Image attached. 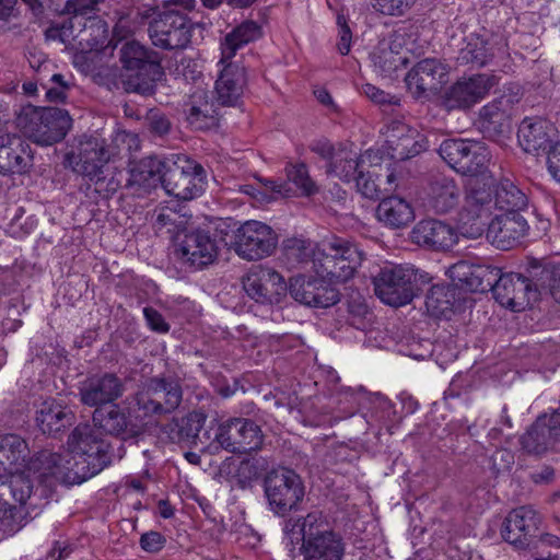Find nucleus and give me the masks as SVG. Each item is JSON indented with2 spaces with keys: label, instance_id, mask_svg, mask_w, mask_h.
I'll return each mask as SVG.
<instances>
[{
  "label": "nucleus",
  "instance_id": "a878e982",
  "mask_svg": "<svg viewBox=\"0 0 560 560\" xmlns=\"http://www.w3.org/2000/svg\"><path fill=\"white\" fill-rule=\"evenodd\" d=\"M386 143L394 159L404 161L411 159L427 148V141L416 128L396 120L387 127Z\"/></svg>",
  "mask_w": 560,
  "mask_h": 560
},
{
  "label": "nucleus",
  "instance_id": "39448f33",
  "mask_svg": "<svg viewBox=\"0 0 560 560\" xmlns=\"http://www.w3.org/2000/svg\"><path fill=\"white\" fill-rule=\"evenodd\" d=\"M427 281L425 275L409 265H386L372 277L376 296L395 307L410 303L419 291V284Z\"/></svg>",
  "mask_w": 560,
  "mask_h": 560
},
{
  "label": "nucleus",
  "instance_id": "f8f14e48",
  "mask_svg": "<svg viewBox=\"0 0 560 560\" xmlns=\"http://www.w3.org/2000/svg\"><path fill=\"white\" fill-rule=\"evenodd\" d=\"M113 151L106 145L104 139L89 137L79 142L78 152L67 155L73 170L95 182V191H101L104 177L103 167L110 160Z\"/></svg>",
  "mask_w": 560,
  "mask_h": 560
},
{
  "label": "nucleus",
  "instance_id": "e2e57ef3",
  "mask_svg": "<svg viewBox=\"0 0 560 560\" xmlns=\"http://www.w3.org/2000/svg\"><path fill=\"white\" fill-rule=\"evenodd\" d=\"M523 97V90L517 83H509L503 86L501 94L495 97L497 104L504 107L510 113L514 105L518 104Z\"/></svg>",
  "mask_w": 560,
  "mask_h": 560
},
{
  "label": "nucleus",
  "instance_id": "b1692460",
  "mask_svg": "<svg viewBox=\"0 0 560 560\" xmlns=\"http://www.w3.org/2000/svg\"><path fill=\"white\" fill-rule=\"evenodd\" d=\"M460 189L453 177L438 173L428 178L424 188V206L438 214L454 210L459 202Z\"/></svg>",
  "mask_w": 560,
  "mask_h": 560
},
{
  "label": "nucleus",
  "instance_id": "aec40b11",
  "mask_svg": "<svg viewBox=\"0 0 560 560\" xmlns=\"http://www.w3.org/2000/svg\"><path fill=\"white\" fill-rule=\"evenodd\" d=\"M539 524L540 517L534 509L520 506L506 515L502 524L501 536L514 548L525 549L532 546Z\"/></svg>",
  "mask_w": 560,
  "mask_h": 560
},
{
  "label": "nucleus",
  "instance_id": "c85d7f7f",
  "mask_svg": "<svg viewBox=\"0 0 560 560\" xmlns=\"http://www.w3.org/2000/svg\"><path fill=\"white\" fill-rule=\"evenodd\" d=\"M315 535L301 545L304 560H342L346 544L342 537L325 527L317 529Z\"/></svg>",
  "mask_w": 560,
  "mask_h": 560
},
{
  "label": "nucleus",
  "instance_id": "ddd939ff",
  "mask_svg": "<svg viewBox=\"0 0 560 560\" xmlns=\"http://www.w3.org/2000/svg\"><path fill=\"white\" fill-rule=\"evenodd\" d=\"M218 250L215 238L203 229L187 230L176 243L177 257L194 269L211 265L217 259Z\"/></svg>",
  "mask_w": 560,
  "mask_h": 560
},
{
  "label": "nucleus",
  "instance_id": "13d9d810",
  "mask_svg": "<svg viewBox=\"0 0 560 560\" xmlns=\"http://www.w3.org/2000/svg\"><path fill=\"white\" fill-rule=\"evenodd\" d=\"M355 185L358 191L368 199H382L383 190L380 185L383 183V177L377 176L376 179L372 178L371 175H366L363 172H359L355 177Z\"/></svg>",
  "mask_w": 560,
  "mask_h": 560
},
{
  "label": "nucleus",
  "instance_id": "bb28decb",
  "mask_svg": "<svg viewBox=\"0 0 560 560\" xmlns=\"http://www.w3.org/2000/svg\"><path fill=\"white\" fill-rule=\"evenodd\" d=\"M33 166V152L16 135L0 136V174H25Z\"/></svg>",
  "mask_w": 560,
  "mask_h": 560
},
{
  "label": "nucleus",
  "instance_id": "79ce46f5",
  "mask_svg": "<svg viewBox=\"0 0 560 560\" xmlns=\"http://www.w3.org/2000/svg\"><path fill=\"white\" fill-rule=\"evenodd\" d=\"M493 57V46L489 40L479 34H470L465 37L464 46L459 49L457 60L462 65L481 68L488 65Z\"/></svg>",
  "mask_w": 560,
  "mask_h": 560
},
{
  "label": "nucleus",
  "instance_id": "69168bd1",
  "mask_svg": "<svg viewBox=\"0 0 560 560\" xmlns=\"http://www.w3.org/2000/svg\"><path fill=\"white\" fill-rule=\"evenodd\" d=\"M103 0H68L63 13L73 16L88 15L96 10V7Z\"/></svg>",
  "mask_w": 560,
  "mask_h": 560
},
{
  "label": "nucleus",
  "instance_id": "f3484780",
  "mask_svg": "<svg viewBox=\"0 0 560 560\" xmlns=\"http://www.w3.org/2000/svg\"><path fill=\"white\" fill-rule=\"evenodd\" d=\"M492 293L497 302L513 312H521L538 301L537 290L521 273L503 275L500 271Z\"/></svg>",
  "mask_w": 560,
  "mask_h": 560
},
{
  "label": "nucleus",
  "instance_id": "6e6552de",
  "mask_svg": "<svg viewBox=\"0 0 560 560\" xmlns=\"http://www.w3.org/2000/svg\"><path fill=\"white\" fill-rule=\"evenodd\" d=\"M264 493L269 509L284 517L298 511L305 495V487L300 475L287 467L272 468L265 475Z\"/></svg>",
  "mask_w": 560,
  "mask_h": 560
},
{
  "label": "nucleus",
  "instance_id": "393cba45",
  "mask_svg": "<svg viewBox=\"0 0 560 560\" xmlns=\"http://www.w3.org/2000/svg\"><path fill=\"white\" fill-rule=\"evenodd\" d=\"M487 238L499 249L509 250L513 248L528 230L527 221L521 213H509L495 215L487 221Z\"/></svg>",
  "mask_w": 560,
  "mask_h": 560
},
{
  "label": "nucleus",
  "instance_id": "1a4fd4ad",
  "mask_svg": "<svg viewBox=\"0 0 560 560\" xmlns=\"http://www.w3.org/2000/svg\"><path fill=\"white\" fill-rule=\"evenodd\" d=\"M215 443L211 451L225 450L234 454L249 453L261 447L264 434L252 419L231 418L215 429Z\"/></svg>",
  "mask_w": 560,
  "mask_h": 560
},
{
  "label": "nucleus",
  "instance_id": "774afa93",
  "mask_svg": "<svg viewBox=\"0 0 560 560\" xmlns=\"http://www.w3.org/2000/svg\"><path fill=\"white\" fill-rule=\"evenodd\" d=\"M547 166L552 177L560 182V141L550 147L547 155Z\"/></svg>",
  "mask_w": 560,
  "mask_h": 560
},
{
  "label": "nucleus",
  "instance_id": "6ab92c4d",
  "mask_svg": "<svg viewBox=\"0 0 560 560\" xmlns=\"http://www.w3.org/2000/svg\"><path fill=\"white\" fill-rule=\"evenodd\" d=\"M124 393V381L112 372L91 375L79 387L80 401L95 409L114 404Z\"/></svg>",
  "mask_w": 560,
  "mask_h": 560
},
{
  "label": "nucleus",
  "instance_id": "cd10ccee",
  "mask_svg": "<svg viewBox=\"0 0 560 560\" xmlns=\"http://www.w3.org/2000/svg\"><path fill=\"white\" fill-rule=\"evenodd\" d=\"M411 237L418 245L436 250H448L458 242L457 230L453 225L435 219L418 222L412 229Z\"/></svg>",
  "mask_w": 560,
  "mask_h": 560
},
{
  "label": "nucleus",
  "instance_id": "8fccbe9b",
  "mask_svg": "<svg viewBox=\"0 0 560 560\" xmlns=\"http://www.w3.org/2000/svg\"><path fill=\"white\" fill-rule=\"evenodd\" d=\"M471 142V140L467 139H446L440 144L439 154L457 172Z\"/></svg>",
  "mask_w": 560,
  "mask_h": 560
},
{
  "label": "nucleus",
  "instance_id": "603ef678",
  "mask_svg": "<svg viewBox=\"0 0 560 560\" xmlns=\"http://www.w3.org/2000/svg\"><path fill=\"white\" fill-rule=\"evenodd\" d=\"M500 270L498 267L477 265L470 281L469 291L481 293L492 291Z\"/></svg>",
  "mask_w": 560,
  "mask_h": 560
},
{
  "label": "nucleus",
  "instance_id": "72a5a7b5",
  "mask_svg": "<svg viewBox=\"0 0 560 560\" xmlns=\"http://www.w3.org/2000/svg\"><path fill=\"white\" fill-rule=\"evenodd\" d=\"M144 385L151 393V396L163 405L164 415L174 412L183 401V388L180 382L172 376H152Z\"/></svg>",
  "mask_w": 560,
  "mask_h": 560
},
{
  "label": "nucleus",
  "instance_id": "bf43d9fd",
  "mask_svg": "<svg viewBox=\"0 0 560 560\" xmlns=\"http://www.w3.org/2000/svg\"><path fill=\"white\" fill-rule=\"evenodd\" d=\"M145 125L150 133L155 137L166 136L172 128V122L167 115L158 109L149 110L145 116Z\"/></svg>",
  "mask_w": 560,
  "mask_h": 560
},
{
  "label": "nucleus",
  "instance_id": "a211bd4d",
  "mask_svg": "<svg viewBox=\"0 0 560 560\" xmlns=\"http://www.w3.org/2000/svg\"><path fill=\"white\" fill-rule=\"evenodd\" d=\"M447 75L446 66L435 58L418 61L406 74L408 91L416 100H428L436 92Z\"/></svg>",
  "mask_w": 560,
  "mask_h": 560
},
{
  "label": "nucleus",
  "instance_id": "338daca9",
  "mask_svg": "<svg viewBox=\"0 0 560 560\" xmlns=\"http://www.w3.org/2000/svg\"><path fill=\"white\" fill-rule=\"evenodd\" d=\"M337 25L339 36L337 48L339 52L345 56L350 51L352 35L351 30L347 23V19L343 14L337 15Z\"/></svg>",
  "mask_w": 560,
  "mask_h": 560
},
{
  "label": "nucleus",
  "instance_id": "49530a36",
  "mask_svg": "<svg viewBox=\"0 0 560 560\" xmlns=\"http://www.w3.org/2000/svg\"><path fill=\"white\" fill-rule=\"evenodd\" d=\"M529 282L533 289L537 290L538 299L542 293H549L556 300V292L560 287V264L534 267Z\"/></svg>",
  "mask_w": 560,
  "mask_h": 560
},
{
  "label": "nucleus",
  "instance_id": "2eb2a0df",
  "mask_svg": "<svg viewBox=\"0 0 560 560\" xmlns=\"http://www.w3.org/2000/svg\"><path fill=\"white\" fill-rule=\"evenodd\" d=\"M497 84V77L487 73L458 80L446 91L443 105L447 110L468 109L486 97Z\"/></svg>",
  "mask_w": 560,
  "mask_h": 560
},
{
  "label": "nucleus",
  "instance_id": "412c9836",
  "mask_svg": "<svg viewBox=\"0 0 560 560\" xmlns=\"http://www.w3.org/2000/svg\"><path fill=\"white\" fill-rule=\"evenodd\" d=\"M493 209H497L494 190L483 179L470 178L466 186L462 220L471 224L479 222V229L485 228Z\"/></svg>",
  "mask_w": 560,
  "mask_h": 560
},
{
  "label": "nucleus",
  "instance_id": "f03ea898",
  "mask_svg": "<svg viewBox=\"0 0 560 560\" xmlns=\"http://www.w3.org/2000/svg\"><path fill=\"white\" fill-rule=\"evenodd\" d=\"M68 448L66 454L40 451L31 467L50 475L52 486H72L97 475L110 463L109 444L90 424L74 428L68 439Z\"/></svg>",
  "mask_w": 560,
  "mask_h": 560
},
{
  "label": "nucleus",
  "instance_id": "0e129e2a",
  "mask_svg": "<svg viewBox=\"0 0 560 560\" xmlns=\"http://www.w3.org/2000/svg\"><path fill=\"white\" fill-rule=\"evenodd\" d=\"M477 265L470 264L468 261H458L450 268V275L453 281L457 282L469 290L470 281L472 280V276L475 272V268Z\"/></svg>",
  "mask_w": 560,
  "mask_h": 560
},
{
  "label": "nucleus",
  "instance_id": "7c9ffc66",
  "mask_svg": "<svg viewBox=\"0 0 560 560\" xmlns=\"http://www.w3.org/2000/svg\"><path fill=\"white\" fill-rule=\"evenodd\" d=\"M552 126L542 118H525L517 131V140L526 153L539 155L546 152L551 142L550 131Z\"/></svg>",
  "mask_w": 560,
  "mask_h": 560
},
{
  "label": "nucleus",
  "instance_id": "58836bf2",
  "mask_svg": "<svg viewBox=\"0 0 560 560\" xmlns=\"http://www.w3.org/2000/svg\"><path fill=\"white\" fill-rule=\"evenodd\" d=\"M206 420L207 417L203 413L192 411L185 417L174 418L165 425V432L173 442L192 446Z\"/></svg>",
  "mask_w": 560,
  "mask_h": 560
},
{
  "label": "nucleus",
  "instance_id": "680f3d73",
  "mask_svg": "<svg viewBox=\"0 0 560 560\" xmlns=\"http://www.w3.org/2000/svg\"><path fill=\"white\" fill-rule=\"evenodd\" d=\"M362 91L368 98H370L373 103L377 104L384 109L400 105V98L397 95H392L373 84H364L362 86Z\"/></svg>",
  "mask_w": 560,
  "mask_h": 560
},
{
  "label": "nucleus",
  "instance_id": "052dcab7",
  "mask_svg": "<svg viewBox=\"0 0 560 560\" xmlns=\"http://www.w3.org/2000/svg\"><path fill=\"white\" fill-rule=\"evenodd\" d=\"M479 130L485 138L498 140L509 129V118H479Z\"/></svg>",
  "mask_w": 560,
  "mask_h": 560
},
{
  "label": "nucleus",
  "instance_id": "c756f323",
  "mask_svg": "<svg viewBox=\"0 0 560 560\" xmlns=\"http://www.w3.org/2000/svg\"><path fill=\"white\" fill-rule=\"evenodd\" d=\"M245 84V68L236 62L226 61L215 81L217 101L222 106H237Z\"/></svg>",
  "mask_w": 560,
  "mask_h": 560
},
{
  "label": "nucleus",
  "instance_id": "3c124183",
  "mask_svg": "<svg viewBox=\"0 0 560 560\" xmlns=\"http://www.w3.org/2000/svg\"><path fill=\"white\" fill-rule=\"evenodd\" d=\"M288 179L293 183L301 194L305 197L318 192L319 188L310 175L308 168L304 163L288 164L285 167Z\"/></svg>",
  "mask_w": 560,
  "mask_h": 560
},
{
  "label": "nucleus",
  "instance_id": "4be33fe9",
  "mask_svg": "<svg viewBox=\"0 0 560 560\" xmlns=\"http://www.w3.org/2000/svg\"><path fill=\"white\" fill-rule=\"evenodd\" d=\"M528 454L540 455L560 442V412L539 416L520 439Z\"/></svg>",
  "mask_w": 560,
  "mask_h": 560
},
{
  "label": "nucleus",
  "instance_id": "6e6d98bb",
  "mask_svg": "<svg viewBox=\"0 0 560 560\" xmlns=\"http://www.w3.org/2000/svg\"><path fill=\"white\" fill-rule=\"evenodd\" d=\"M270 462L262 456H252L240 463L237 475L240 478L252 481L268 472Z\"/></svg>",
  "mask_w": 560,
  "mask_h": 560
},
{
  "label": "nucleus",
  "instance_id": "864d4df0",
  "mask_svg": "<svg viewBox=\"0 0 560 560\" xmlns=\"http://www.w3.org/2000/svg\"><path fill=\"white\" fill-rule=\"evenodd\" d=\"M349 323L357 329L364 330L369 326L372 319V313L370 312L364 299L357 294L348 301Z\"/></svg>",
  "mask_w": 560,
  "mask_h": 560
},
{
  "label": "nucleus",
  "instance_id": "5701e85b",
  "mask_svg": "<svg viewBox=\"0 0 560 560\" xmlns=\"http://www.w3.org/2000/svg\"><path fill=\"white\" fill-rule=\"evenodd\" d=\"M94 424L105 433L121 438L136 439L142 434V424L130 417L127 409L118 404H110L107 408H97L93 412Z\"/></svg>",
  "mask_w": 560,
  "mask_h": 560
},
{
  "label": "nucleus",
  "instance_id": "5fc2aeb1",
  "mask_svg": "<svg viewBox=\"0 0 560 560\" xmlns=\"http://www.w3.org/2000/svg\"><path fill=\"white\" fill-rule=\"evenodd\" d=\"M283 252L288 259L305 262L314 254V247L308 240L290 237L283 241Z\"/></svg>",
  "mask_w": 560,
  "mask_h": 560
},
{
  "label": "nucleus",
  "instance_id": "9d476101",
  "mask_svg": "<svg viewBox=\"0 0 560 560\" xmlns=\"http://www.w3.org/2000/svg\"><path fill=\"white\" fill-rule=\"evenodd\" d=\"M148 33L152 44L158 48L184 49L190 43L191 25L183 12L170 8L150 22Z\"/></svg>",
  "mask_w": 560,
  "mask_h": 560
},
{
  "label": "nucleus",
  "instance_id": "4468645a",
  "mask_svg": "<svg viewBox=\"0 0 560 560\" xmlns=\"http://www.w3.org/2000/svg\"><path fill=\"white\" fill-rule=\"evenodd\" d=\"M242 283L246 294L264 305L281 303L288 292L283 276L271 268L252 270L243 278Z\"/></svg>",
  "mask_w": 560,
  "mask_h": 560
},
{
  "label": "nucleus",
  "instance_id": "473e14b6",
  "mask_svg": "<svg viewBox=\"0 0 560 560\" xmlns=\"http://www.w3.org/2000/svg\"><path fill=\"white\" fill-rule=\"evenodd\" d=\"M375 215L378 222L393 230L404 229L415 220L410 202L399 196L382 198L376 207Z\"/></svg>",
  "mask_w": 560,
  "mask_h": 560
},
{
  "label": "nucleus",
  "instance_id": "a19ab883",
  "mask_svg": "<svg viewBox=\"0 0 560 560\" xmlns=\"http://www.w3.org/2000/svg\"><path fill=\"white\" fill-rule=\"evenodd\" d=\"M494 206L502 212L521 213L528 207V198L513 180L503 177L494 187Z\"/></svg>",
  "mask_w": 560,
  "mask_h": 560
},
{
  "label": "nucleus",
  "instance_id": "dca6fc26",
  "mask_svg": "<svg viewBox=\"0 0 560 560\" xmlns=\"http://www.w3.org/2000/svg\"><path fill=\"white\" fill-rule=\"evenodd\" d=\"M327 278L299 275L290 279L288 291L299 303L326 308L339 301V292Z\"/></svg>",
  "mask_w": 560,
  "mask_h": 560
},
{
  "label": "nucleus",
  "instance_id": "37998d69",
  "mask_svg": "<svg viewBox=\"0 0 560 560\" xmlns=\"http://www.w3.org/2000/svg\"><path fill=\"white\" fill-rule=\"evenodd\" d=\"M186 218L172 208H163L154 217L153 228L160 236H165L175 244L180 240V235L187 232Z\"/></svg>",
  "mask_w": 560,
  "mask_h": 560
},
{
  "label": "nucleus",
  "instance_id": "7ed1b4c3",
  "mask_svg": "<svg viewBox=\"0 0 560 560\" xmlns=\"http://www.w3.org/2000/svg\"><path fill=\"white\" fill-rule=\"evenodd\" d=\"M121 69L126 72V90L142 95L154 93L155 83L164 77L162 56L136 39L121 43L118 51Z\"/></svg>",
  "mask_w": 560,
  "mask_h": 560
},
{
  "label": "nucleus",
  "instance_id": "a18cd8bd",
  "mask_svg": "<svg viewBox=\"0 0 560 560\" xmlns=\"http://www.w3.org/2000/svg\"><path fill=\"white\" fill-rule=\"evenodd\" d=\"M359 172L357 153L346 148L337 149L335 159L328 163L326 170L327 174L334 175L346 183L354 180Z\"/></svg>",
  "mask_w": 560,
  "mask_h": 560
},
{
  "label": "nucleus",
  "instance_id": "ea45409f",
  "mask_svg": "<svg viewBox=\"0 0 560 560\" xmlns=\"http://www.w3.org/2000/svg\"><path fill=\"white\" fill-rule=\"evenodd\" d=\"M74 413L55 401H45L37 413V422L45 434H57L73 424Z\"/></svg>",
  "mask_w": 560,
  "mask_h": 560
},
{
  "label": "nucleus",
  "instance_id": "423d86ee",
  "mask_svg": "<svg viewBox=\"0 0 560 560\" xmlns=\"http://www.w3.org/2000/svg\"><path fill=\"white\" fill-rule=\"evenodd\" d=\"M23 133L35 143L51 145L61 141L71 128L72 119L59 107H26L18 118Z\"/></svg>",
  "mask_w": 560,
  "mask_h": 560
},
{
  "label": "nucleus",
  "instance_id": "f704fd0d",
  "mask_svg": "<svg viewBox=\"0 0 560 560\" xmlns=\"http://www.w3.org/2000/svg\"><path fill=\"white\" fill-rule=\"evenodd\" d=\"M262 36L261 26L252 20L243 21L221 39V63L231 60L236 51Z\"/></svg>",
  "mask_w": 560,
  "mask_h": 560
},
{
  "label": "nucleus",
  "instance_id": "e433bc0d",
  "mask_svg": "<svg viewBox=\"0 0 560 560\" xmlns=\"http://www.w3.org/2000/svg\"><path fill=\"white\" fill-rule=\"evenodd\" d=\"M185 115L186 121L195 130H210L219 125V114L214 104L205 93L192 95L191 101L186 104Z\"/></svg>",
  "mask_w": 560,
  "mask_h": 560
},
{
  "label": "nucleus",
  "instance_id": "4d7b16f0",
  "mask_svg": "<svg viewBox=\"0 0 560 560\" xmlns=\"http://www.w3.org/2000/svg\"><path fill=\"white\" fill-rule=\"evenodd\" d=\"M417 2V0H371L376 12L388 16L405 15Z\"/></svg>",
  "mask_w": 560,
  "mask_h": 560
},
{
  "label": "nucleus",
  "instance_id": "c03bdc74",
  "mask_svg": "<svg viewBox=\"0 0 560 560\" xmlns=\"http://www.w3.org/2000/svg\"><path fill=\"white\" fill-rule=\"evenodd\" d=\"M489 162L490 153L488 149L481 143L472 141L457 173L470 178H479V176L485 178Z\"/></svg>",
  "mask_w": 560,
  "mask_h": 560
},
{
  "label": "nucleus",
  "instance_id": "0eeeda50",
  "mask_svg": "<svg viewBox=\"0 0 560 560\" xmlns=\"http://www.w3.org/2000/svg\"><path fill=\"white\" fill-rule=\"evenodd\" d=\"M206 178L201 164L185 154H172L166 158L162 187L170 196L191 200L202 194Z\"/></svg>",
  "mask_w": 560,
  "mask_h": 560
},
{
  "label": "nucleus",
  "instance_id": "20e7f679",
  "mask_svg": "<svg viewBox=\"0 0 560 560\" xmlns=\"http://www.w3.org/2000/svg\"><path fill=\"white\" fill-rule=\"evenodd\" d=\"M363 259L364 253L357 244L331 236L322 242L313 268L317 276L327 278L329 282H346L353 277Z\"/></svg>",
  "mask_w": 560,
  "mask_h": 560
},
{
  "label": "nucleus",
  "instance_id": "f257e3e1",
  "mask_svg": "<svg viewBox=\"0 0 560 560\" xmlns=\"http://www.w3.org/2000/svg\"><path fill=\"white\" fill-rule=\"evenodd\" d=\"M36 457H30L28 445L20 435H0V521L11 530L23 526L25 506L38 508L47 488L52 487L50 475L31 467Z\"/></svg>",
  "mask_w": 560,
  "mask_h": 560
},
{
  "label": "nucleus",
  "instance_id": "de8ad7c7",
  "mask_svg": "<svg viewBox=\"0 0 560 560\" xmlns=\"http://www.w3.org/2000/svg\"><path fill=\"white\" fill-rule=\"evenodd\" d=\"M455 302V289L446 285H433L425 295L428 313L434 317L447 316Z\"/></svg>",
  "mask_w": 560,
  "mask_h": 560
},
{
  "label": "nucleus",
  "instance_id": "09e8293b",
  "mask_svg": "<svg viewBox=\"0 0 560 560\" xmlns=\"http://www.w3.org/2000/svg\"><path fill=\"white\" fill-rule=\"evenodd\" d=\"M375 68L385 77H392L408 63V58L401 52L394 51L390 47L380 48L373 55Z\"/></svg>",
  "mask_w": 560,
  "mask_h": 560
},
{
  "label": "nucleus",
  "instance_id": "2f4dec72",
  "mask_svg": "<svg viewBox=\"0 0 560 560\" xmlns=\"http://www.w3.org/2000/svg\"><path fill=\"white\" fill-rule=\"evenodd\" d=\"M166 170V159L148 156L142 159L130 173L128 186L135 188V194L141 195L162 185V177Z\"/></svg>",
  "mask_w": 560,
  "mask_h": 560
},
{
  "label": "nucleus",
  "instance_id": "4c0bfd02",
  "mask_svg": "<svg viewBox=\"0 0 560 560\" xmlns=\"http://www.w3.org/2000/svg\"><path fill=\"white\" fill-rule=\"evenodd\" d=\"M327 526L322 512L314 511L304 517H289L284 521L283 533L294 548L314 536L317 529Z\"/></svg>",
  "mask_w": 560,
  "mask_h": 560
},
{
  "label": "nucleus",
  "instance_id": "c9c22d12",
  "mask_svg": "<svg viewBox=\"0 0 560 560\" xmlns=\"http://www.w3.org/2000/svg\"><path fill=\"white\" fill-rule=\"evenodd\" d=\"M125 404L127 405L126 409L129 411L130 417L142 424V433L144 432V428L151 423L153 419L165 416L162 411L163 405H160L153 396H151L144 383L136 394L127 397Z\"/></svg>",
  "mask_w": 560,
  "mask_h": 560
},
{
  "label": "nucleus",
  "instance_id": "9b49d317",
  "mask_svg": "<svg viewBox=\"0 0 560 560\" xmlns=\"http://www.w3.org/2000/svg\"><path fill=\"white\" fill-rule=\"evenodd\" d=\"M235 253L246 260H260L272 255L277 247L278 237L267 224L250 220L244 222L234 236Z\"/></svg>",
  "mask_w": 560,
  "mask_h": 560
}]
</instances>
